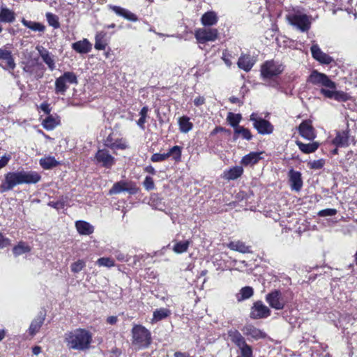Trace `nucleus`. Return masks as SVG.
Masks as SVG:
<instances>
[{"label": "nucleus", "instance_id": "nucleus-14", "mask_svg": "<svg viewBox=\"0 0 357 357\" xmlns=\"http://www.w3.org/2000/svg\"><path fill=\"white\" fill-rule=\"evenodd\" d=\"M94 161L96 165L110 169L115 164V158L106 149H98L94 155Z\"/></svg>", "mask_w": 357, "mask_h": 357}, {"label": "nucleus", "instance_id": "nucleus-50", "mask_svg": "<svg viewBox=\"0 0 357 357\" xmlns=\"http://www.w3.org/2000/svg\"><path fill=\"white\" fill-rule=\"evenodd\" d=\"M46 18L50 26L54 29L59 28L60 23L59 22V17L57 15L51 13H47L46 14Z\"/></svg>", "mask_w": 357, "mask_h": 357}, {"label": "nucleus", "instance_id": "nucleus-44", "mask_svg": "<svg viewBox=\"0 0 357 357\" xmlns=\"http://www.w3.org/2000/svg\"><path fill=\"white\" fill-rule=\"evenodd\" d=\"M21 22L24 26L33 31L44 32L45 30V26L40 22L26 20L24 18L22 19Z\"/></svg>", "mask_w": 357, "mask_h": 357}, {"label": "nucleus", "instance_id": "nucleus-10", "mask_svg": "<svg viewBox=\"0 0 357 357\" xmlns=\"http://www.w3.org/2000/svg\"><path fill=\"white\" fill-rule=\"evenodd\" d=\"M139 190L136 183L132 181H126L121 180L114 183L112 187L109 190V195H117L122 192H127L130 195L136 194Z\"/></svg>", "mask_w": 357, "mask_h": 357}, {"label": "nucleus", "instance_id": "nucleus-63", "mask_svg": "<svg viewBox=\"0 0 357 357\" xmlns=\"http://www.w3.org/2000/svg\"><path fill=\"white\" fill-rule=\"evenodd\" d=\"M144 171L152 175H155L156 174V171L152 165L145 167Z\"/></svg>", "mask_w": 357, "mask_h": 357}, {"label": "nucleus", "instance_id": "nucleus-53", "mask_svg": "<svg viewBox=\"0 0 357 357\" xmlns=\"http://www.w3.org/2000/svg\"><path fill=\"white\" fill-rule=\"evenodd\" d=\"M143 186L147 191H151L155 189V185L153 178L149 176H146L143 181Z\"/></svg>", "mask_w": 357, "mask_h": 357}, {"label": "nucleus", "instance_id": "nucleus-4", "mask_svg": "<svg viewBox=\"0 0 357 357\" xmlns=\"http://www.w3.org/2000/svg\"><path fill=\"white\" fill-rule=\"evenodd\" d=\"M228 336L231 342L239 348L241 357H253V350L252 347L247 344L245 337L238 330L234 329L229 331Z\"/></svg>", "mask_w": 357, "mask_h": 357}, {"label": "nucleus", "instance_id": "nucleus-30", "mask_svg": "<svg viewBox=\"0 0 357 357\" xmlns=\"http://www.w3.org/2000/svg\"><path fill=\"white\" fill-rule=\"evenodd\" d=\"M72 49L79 54H87L91 51L92 44L88 39L84 38L83 40L73 43L71 45Z\"/></svg>", "mask_w": 357, "mask_h": 357}, {"label": "nucleus", "instance_id": "nucleus-32", "mask_svg": "<svg viewBox=\"0 0 357 357\" xmlns=\"http://www.w3.org/2000/svg\"><path fill=\"white\" fill-rule=\"evenodd\" d=\"M61 119L59 116L57 114L55 115H48L45 119L42 121L41 125L43 127L47 130H52L57 126L60 125Z\"/></svg>", "mask_w": 357, "mask_h": 357}, {"label": "nucleus", "instance_id": "nucleus-46", "mask_svg": "<svg viewBox=\"0 0 357 357\" xmlns=\"http://www.w3.org/2000/svg\"><path fill=\"white\" fill-rule=\"evenodd\" d=\"M149 112V108L148 106H144L141 110L139 111V119L137 121V126L142 128V130L145 129V123L146 122V119L149 117L148 113Z\"/></svg>", "mask_w": 357, "mask_h": 357}, {"label": "nucleus", "instance_id": "nucleus-43", "mask_svg": "<svg viewBox=\"0 0 357 357\" xmlns=\"http://www.w3.org/2000/svg\"><path fill=\"white\" fill-rule=\"evenodd\" d=\"M39 164L44 169H51L59 165V162L53 156H47L40 158Z\"/></svg>", "mask_w": 357, "mask_h": 357}, {"label": "nucleus", "instance_id": "nucleus-28", "mask_svg": "<svg viewBox=\"0 0 357 357\" xmlns=\"http://www.w3.org/2000/svg\"><path fill=\"white\" fill-rule=\"evenodd\" d=\"M244 172L242 166H234L224 171L222 178L227 181H234L240 178Z\"/></svg>", "mask_w": 357, "mask_h": 357}, {"label": "nucleus", "instance_id": "nucleus-62", "mask_svg": "<svg viewBox=\"0 0 357 357\" xmlns=\"http://www.w3.org/2000/svg\"><path fill=\"white\" fill-rule=\"evenodd\" d=\"M118 321V317L116 316H109L107 318L106 322L110 325H114Z\"/></svg>", "mask_w": 357, "mask_h": 357}, {"label": "nucleus", "instance_id": "nucleus-8", "mask_svg": "<svg viewBox=\"0 0 357 357\" xmlns=\"http://www.w3.org/2000/svg\"><path fill=\"white\" fill-rule=\"evenodd\" d=\"M218 30L215 28H199L196 29L195 32V37L199 44L214 42L218 39Z\"/></svg>", "mask_w": 357, "mask_h": 357}, {"label": "nucleus", "instance_id": "nucleus-37", "mask_svg": "<svg viewBox=\"0 0 357 357\" xmlns=\"http://www.w3.org/2000/svg\"><path fill=\"white\" fill-rule=\"evenodd\" d=\"M218 21V17L215 11L210 10L204 13L201 17V23L204 26L215 25Z\"/></svg>", "mask_w": 357, "mask_h": 357}, {"label": "nucleus", "instance_id": "nucleus-41", "mask_svg": "<svg viewBox=\"0 0 357 357\" xmlns=\"http://www.w3.org/2000/svg\"><path fill=\"white\" fill-rule=\"evenodd\" d=\"M178 124L180 131L183 133H188L193 128V123L187 116H181L178 120Z\"/></svg>", "mask_w": 357, "mask_h": 357}, {"label": "nucleus", "instance_id": "nucleus-33", "mask_svg": "<svg viewBox=\"0 0 357 357\" xmlns=\"http://www.w3.org/2000/svg\"><path fill=\"white\" fill-rule=\"evenodd\" d=\"M75 226L80 235L89 236L94 231L93 226L84 220H77L75 223Z\"/></svg>", "mask_w": 357, "mask_h": 357}, {"label": "nucleus", "instance_id": "nucleus-49", "mask_svg": "<svg viewBox=\"0 0 357 357\" xmlns=\"http://www.w3.org/2000/svg\"><path fill=\"white\" fill-rule=\"evenodd\" d=\"M96 264L99 266L112 268L115 266V261L111 257H100L96 261Z\"/></svg>", "mask_w": 357, "mask_h": 357}, {"label": "nucleus", "instance_id": "nucleus-47", "mask_svg": "<svg viewBox=\"0 0 357 357\" xmlns=\"http://www.w3.org/2000/svg\"><path fill=\"white\" fill-rule=\"evenodd\" d=\"M242 119L241 114H234L229 112L227 117V121L229 123L231 126H232L234 130L236 129L237 127H240L239 123Z\"/></svg>", "mask_w": 357, "mask_h": 357}, {"label": "nucleus", "instance_id": "nucleus-40", "mask_svg": "<svg viewBox=\"0 0 357 357\" xmlns=\"http://www.w3.org/2000/svg\"><path fill=\"white\" fill-rule=\"evenodd\" d=\"M241 137L243 139L250 141L252 139V135L248 128L243 126L237 127L234 130V139H237L238 137Z\"/></svg>", "mask_w": 357, "mask_h": 357}, {"label": "nucleus", "instance_id": "nucleus-12", "mask_svg": "<svg viewBox=\"0 0 357 357\" xmlns=\"http://www.w3.org/2000/svg\"><path fill=\"white\" fill-rule=\"evenodd\" d=\"M265 298L270 307L277 310H283L287 303L281 291L278 289H274L267 294Z\"/></svg>", "mask_w": 357, "mask_h": 357}, {"label": "nucleus", "instance_id": "nucleus-58", "mask_svg": "<svg viewBox=\"0 0 357 357\" xmlns=\"http://www.w3.org/2000/svg\"><path fill=\"white\" fill-rule=\"evenodd\" d=\"M40 109L44 112L46 114L50 115L52 108L50 107V105L47 102H43L40 105Z\"/></svg>", "mask_w": 357, "mask_h": 357}, {"label": "nucleus", "instance_id": "nucleus-24", "mask_svg": "<svg viewBox=\"0 0 357 357\" xmlns=\"http://www.w3.org/2000/svg\"><path fill=\"white\" fill-rule=\"evenodd\" d=\"M245 335L250 337L254 340L264 339L266 334L261 330L257 328L252 324H246L242 329Z\"/></svg>", "mask_w": 357, "mask_h": 357}, {"label": "nucleus", "instance_id": "nucleus-19", "mask_svg": "<svg viewBox=\"0 0 357 357\" xmlns=\"http://www.w3.org/2000/svg\"><path fill=\"white\" fill-rule=\"evenodd\" d=\"M350 130L347 128L344 130L337 131L335 137L332 139V144L336 147H348L350 144Z\"/></svg>", "mask_w": 357, "mask_h": 357}, {"label": "nucleus", "instance_id": "nucleus-51", "mask_svg": "<svg viewBox=\"0 0 357 357\" xmlns=\"http://www.w3.org/2000/svg\"><path fill=\"white\" fill-rule=\"evenodd\" d=\"M86 266V262L83 259H78L70 266V270L73 273H77L82 271Z\"/></svg>", "mask_w": 357, "mask_h": 357}, {"label": "nucleus", "instance_id": "nucleus-45", "mask_svg": "<svg viewBox=\"0 0 357 357\" xmlns=\"http://www.w3.org/2000/svg\"><path fill=\"white\" fill-rule=\"evenodd\" d=\"M31 250V247L26 243L21 241L13 247V252L15 256H19L29 252Z\"/></svg>", "mask_w": 357, "mask_h": 357}, {"label": "nucleus", "instance_id": "nucleus-5", "mask_svg": "<svg viewBox=\"0 0 357 357\" xmlns=\"http://www.w3.org/2000/svg\"><path fill=\"white\" fill-rule=\"evenodd\" d=\"M77 84L78 80L76 74L74 72H65L55 80L54 91L56 94L64 95L67 91L68 86L67 84Z\"/></svg>", "mask_w": 357, "mask_h": 357}, {"label": "nucleus", "instance_id": "nucleus-16", "mask_svg": "<svg viewBox=\"0 0 357 357\" xmlns=\"http://www.w3.org/2000/svg\"><path fill=\"white\" fill-rule=\"evenodd\" d=\"M271 310L261 301H257L251 307L250 317L252 319H264L271 315Z\"/></svg>", "mask_w": 357, "mask_h": 357}, {"label": "nucleus", "instance_id": "nucleus-31", "mask_svg": "<svg viewBox=\"0 0 357 357\" xmlns=\"http://www.w3.org/2000/svg\"><path fill=\"white\" fill-rule=\"evenodd\" d=\"M45 319V315L40 313L31 323L28 333L31 336H34L39 332Z\"/></svg>", "mask_w": 357, "mask_h": 357}, {"label": "nucleus", "instance_id": "nucleus-56", "mask_svg": "<svg viewBox=\"0 0 357 357\" xmlns=\"http://www.w3.org/2000/svg\"><path fill=\"white\" fill-rule=\"evenodd\" d=\"M11 244V241L0 232V249L6 248Z\"/></svg>", "mask_w": 357, "mask_h": 357}, {"label": "nucleus", "instance_id": "nucleus-20", "mask_svg": "<svg viewBox=\"0 0 357 357\" xmlns=\"http://www.w3.org/2000/svg\"><path fill=\"white\" fill-rule=\"evenodd\" d=\"M312 57L321 64H331L334 61L332 56L322 52L318 45H312L310 47Z\"/></svg>", "mask_w": 357, "mask_h": 357}, {"label": "nucleus", "instance_id": "nucleus-18", "mask_svg": "<svg viewBox=\"0 0 357 357\" xmlns=\"http://www.w3.org/2000/svg\"><path fill=\"white\" fill-rule=\"evenodd\" d=\"M23 70L36 79L42 78L44 75V67L38 62H26L23 67Z\"/></svg>", "mask_w": 357, "mask_h": 357}, {"label": "nucleus", "instance_id": "nucleus-23", "mask_svg": "<svg viewBox=\"0 0 357 357\" xmlns=\"http://www.w3.org/2000/svg\"><path fill=\"white\" fill-rule=\"evenodd\" d=\"M109 37L105 31L96 32L95 35L94 48L96 50H105L109 43Z\"/></svg>", "mask_w": 357, "mask_h": 357}, {"label": "nucleus", "instance_id": "nucleus-17", "mask_svg": "<svg viewBox=\"0 0 357 357\" xmlns=\"http://www.w3.org/2000/svg\"><path fill=\"white\" fill-rule=\"evenodd\" d=\"M299 135L304 139L313 141L317 137V132L310 119L303 120L298 128Z\"/></svg>", "mask_w": 357, "mask_h": 357}, {"label": "nucleus", "instance_id": "nucleus-21", "mask_svg": "<svg viewBox=\"0 0 357 357\" xmlns=\"http://www.w3.org/2000/svg\"><path fill=\"white\" fill-rule=\"evenodd\" d=\"M288 177L291 189L296 192L301 191L303 185L301 173L291 169L288 172Z\"/></svg>", "mask_w": 357, "mask_h": 357}, {"label": "nucleus", "instance_id": "nucleus-55", "mask_svg": "<svg viewBox=\"0 0 357 357\" xmlns=\"http://www.w3.org/2000/svg\"><path fill=\"white\" fill-rule=\"evenodd\" d=\"M337 213V211L335 208H326L319 211L317 214L320 217H326L335 215Z\"/></svg>", "mask_w": 357, "mask_h": 357}, {"label": "nucleus", "instance_id": "nucleus-36", "mask_svg": "<svg viewBox=\"0 0 357 357\" xmlns=\"http://www.w3.org/2000/svg\"><path fill=\"white\" fill-rule=\"evenodd\" d=\"M296 144L298 146L299 150L305 153L310 154L314 153L319 147V142L312 141V143L305 144L300 140L296 141Z\"/></svg>", "mask_w": 357, "mask_h": 357}, {"label": "nucleus", "instance_id": "nucleus-60", "mask_svg": "<svg viewBox=\"0 0 357 357\" xmlns=\"http://www.w3.org/2000/svg\"><path fill=\"white\" fill-rule=\"evenodd\" d=\"M49 206L51 207L56 208V209H61L64 207V202L61 201L57 202H50L48 204Z\"/></svg>", "mask_w": 357, "mask_h": 357}, {"label": "nucleus", "instance_id": "nucleus-35", "mask_svg": "<svg viewBox=\"0 0 357 357\" xmlns=\"http://www.w3.org/2000/svg\"><path fill=\"white\" fill-rule=\"evenodd\" d=\"M227 247L231 250L237 251L243 254L252 252L251 250L252 247L247 245L245 242L241 241H231L227 244Z\"/></svg>", "mask_w": 357, "mask_h": 357}, {"label": "nucleus", "instance_id": "nucleus-25", "mask_svg": "<svg viewBox=\"0 0 357 357\" xmlns=\"http://www.w3.org/2000/svg\"><path fill=\"white\" fill-rule=\"evenodd\" d=\"M0 59L6 61L4 66L0 64L4 70L11 71L15 69L16 64L11 51L0 48Z\"/></svg>", "mask_w": 357, "mask_h": 357}, {"label": "nucleus", "instance_id": "nucleus-48", "mask_svg": "<svg viewBox=\"0 0 357 357\" xmlns=\"http://www.w3.org/2000/svg\"><path fill=\"white\" fill-rule=\"evenodd\" d=\"M189 245L190 242L188 241L176 242L173 247V250L178 254L185 252L188 249Z\"/></svg>", "mask_w": 357, "mask_h": 357}, {"label": "nucleus", "instance_id": "nucleus-22", "mask_svg": "<svg viewBox=\"0 0 357 357\" xmlns=\"http://www.w3.org/2000/svg\"><path fill=\"white\" fill-rule=\"evenodd\" d=\"M256 61L257 59L250 54H242L238 59L237 66L240 69L248 73L251 70Z\"/></svg>", "mask_w": 357, "mask_h": 357}, {"label": "nucleus", "instance_id": "nucleus-1", "mask_svg": "<svg viewBox=\"0 0 357 357\" xmlns=\"http://www.w3.org/2000/svg\"><path fill=\"white\" fill-rule=\"evenodd\" d=\"M307 82L314 85L325 87L320 89V93L325 98L334 99L339 102H346L350 98V96L347 93L337 91L336 83L325 73L314 70L308 77Z\"/></svg>", "mask_w": 357, "mask_h": 357}, {"label": "nucleus", "instance_id": "nucleus-27", "mask_svg": "<svg viewBox=\"0 0 357 357\" xmlns=\"http://www.w3.org/2000/svg\"><path fill=\"white\" fill-rule=\"evenodd\" d=\"M22 184H36L41 180L40 174L36 171H20Z\"/></svg>", "mask_w": 357, "mask_h": 357}, {"label": "nucleus", "instance_id": "nucleus-34", "mask_svg": "<svg viewBox=\"0 0 357 357\" xmlns=\"http://www.w3.org/2000/svg\"><path fill=\"white\" fill-rule=\"evenodd\" d=\"M261 153V152L255 151L249 153L242 158L241 160V165L244 166H252L257 164L262 159L260 156Z\"/></svg>", "mask_w": 357, "mask_h": 357}, {"label": "nucleus", "instance_id": "nucleus-6", "mask_svg": "<svg viewBox=\"0 0 357 357\" xmlns=\"http://www.w3.org/2000/svg\"><path fill=\"white\" fill-rule=\"evenodd\" d=\"M289 24L301 32H307L311 28L310 16L304 13H293L287 15Z\"/></svg>", "mask_w": 357, "mask_h": 357}, {"label": "nucleus", "instance_id": "nucleus-2", "mask_svg": "<svg viewBox=\"0 0 357 357\" xmlns=\"http://www.w3.org/2000/svg\"><path fill=\"white\" fill-rule=\"evenodd\" d=\"M92 342V333L85 328H75L66 333L64 335V342L71 350L86 351L90 349Z\"/></svg>", "mask_w": 357, "mask_h": 357}, {"label": "nucleus", "instance_id": "nucleus-54", "mask_svg": "<svg viewBox=\"0 0 357 357\" xmlns=\"http://www.w3.org/2000/svg\"><path fill=\"white\" fill-rule=\"evenodd\" d=\"M324 164L325 160L324 159H319L308 162V166L312 169H320L324 166Z\"/></svg>", "mask_w": 357, "mask_h": 357}, {"label": "nucleus", "instance_id": "nucleus-11", "mask_svg": "<svg viewBox=\"0 0 357 357\" xmlns=\"http://www.w3.org/2000/svg\"><path fill=\"white\" fill-rule=\"evenodd\" d=\"M20 171L9 172L4 175V181L0 185L2 192L11 190L15 186L22 185Z\"/></svg>", "mask_w": 357, "mask_h": 357}, {"label": "nucleus", "instance_id": "nucleus-61", "mask_svg": "<svg viewBox=\"0 0 357 357\" xmlns=\"http://www.w3.org/2000/svg\"><path fill=\"white\" fill-rule=\"evenodd\" d=\"M205 103V98L203 96H198L195 98L194 104L196 107H199Z\"/></svg>", "mask_w": 357, "mask_h": 357}, {"label": "nucleus", "instance_id": "nucleus-7", "mask_svg": "<svg viewBox=\"0 0 357 357\" xmlns=\"http://www.w3.org/2000/svg\"><path fill=\"white\" fill-rule=\"evenodd\" d=\"M283 72L281 65L275 63L274 61H266L261 66V77L264 80L273 79L278 77Z\"/></svg>", "mask_w": 357, "mask_h": 357}, {"label": "nucleus", "instance_id": "nucleus-15", "mask_svg": "<svg viewBox=\"0 0 357 357\" xmlns=\"http://www.w3.org/2000/svg\"><path fill=\"white\" fill-rule=\"evenodd\" d=\"M250 121H253V127L260 135H269L273 132V126L270 121L261 117H256L255 114L250 115Z\"/></svg>", "mask_w": 357, "mask_h": 357}, {"label": "nucleus", "instance_id": "nucleus-9", "mask_svg": "<svg viewBox=\"0 0 357 357\" xmlns=\"http://www.w3.org/2000/svg\"><path fill=\"white\" fill-rule=\"evenodd\" d=\"M116 134L112 132L103 139V144L111 150H126L129 148L126 139L116 137Z\"/></svg>", "mask_w": 357, "mask_h": 357}, {"label": "nucleus", "instance_id": "nucleus-39", "mask_svg": "<svg viewBox=\"0 0 357 357\" xmlns=\"http://www.w3.org/2000/svg\"><path fill=\"white\" fill-rule=\"evenodd\" d=\"M171 310L168 308H160L155 310L153 312V317L151 319V324L157 323L162 319L169 317L171 315Z\"/></svg>", "mask_w": 357, "mask_h": 357}, {"label": "nucleus", "instance_id": "nucleus-38", "mask_svg": "<svg viewBox=\"0 0 357 357\" xmlns=\"http://www.w3.org/2000/svg\"><path fill=\"white\" fill-rule=\"evenodd\" d=\"M15 13L7 7H2L0 10V22L13 23L15 20Z\"/></svg>", "mask_w": 357, "mask_h": 357}, {"label": "nucleus", "instance_id": "nucleus-64", "mask_svg": "<svg viewBox=\"0 0 357 357\" xmlns=\"http://www.w3.org/2000/svg\"><path fill=\"white\" fill-rule=\"evenodd\" d=\"M174 357H193L188 352L176 351L174 354Z\"/></svg>", "mask_w": 357, "mask_h": 357}, {"label": "nucleus", "instance_id": "nucleus-57", "mask_svg": "<svg viewBox=\"0 0 357 357\" xmlns=\"http://www.w3.org/2000/svg\"><path fill=\"white\" fill-rule=\"evenodd\" d=\"M11 159L10 154H4L0 159V169L6 167Z\"/></svg>", "mask_w": 357, "mask_h": 357}, {"label": "nucleus", "instance_id": "nucleus-52", "mask_svg": "<svg viewBox=\"0 0 357 357\" xmlns=\"http://www.w3.org/2000/svg\"><path fill=\"white\" fill-rule=\"evenodd\" d=\"M234 58L231 52L229 51L227 49L224 50L222 51V59L227 65V66L230 67L232 64L231 59Z\"/></svg>", "mask_w": 357, "mask_h": 357}, {"label": "nucleus", "instance_id": "nucleus-29", "mask_svg": "<svg viewBox=\"0 0 357 357\" xmlns=\"http://www.w3.org/2000/svg\"><path fill=\"white\" fill-rule=\"evenodd\" d=\"M36 49L38 51L40 56L42 58L43 61L47 65L49 69L50 70H54L56 67L55 62L51 53L43 46H38Z\"/></svg>", "mask_w": 357, "mask_h": 357}, {"label": "nucleus", "instance_id": "nucleus-3", "mask_svg": "<svg viewBox=\"0 0 357 357\" xmlns=\"http://www.w3.org/2000/svg\"><path fill=\"white\" fill-rule=\"evenodd\" d=\"M132 344L138 349L148 348L152 342L151 333L141 324H134L131 330Z\"/></svg>", "mask_w": 357, "mask_h": 357}, {"label": "nucleus", "instance_id": "nucleus-26", "mask_svg": "<svg viewBox=\"0 0 357 357\" xmlns=\"http://www.w3.org/2000/svg\"><path fill=\"white\" fill-rule=\"evenodd\" d=\"M109 8L110 10L114 11L117 15L123 17L130 22H137L138 17L130 10L125 9L122 7L114 5H109Z\"/></svg>", "mask_w": 357, "mask_h": 357}, {"label": "nucleus", "instance_id": "nucleus-59", "mask_svg": "<svg viewBox=\"0 0 357 357\" xmlns=\"http://www.w3.org/2000/svg\"><path fill=\"white\" fill-rule=\"evenodd\" d=\"M218 132H228L230 133V130L228 129H226L225 128L221 127V126H216L211 132V135H215L218 134Z\"/></svg>", "mask_w": 357, "mask_h": 357}, {"label": "nucleus", "instance_id": "nucleus-13", "mask_svg": "<svg viewBox=\"0 0 357 357\" xmlns=\"http://www.w3.org/2000/svg\"><path fill=\"white\" fill-rule=\"evenodd\" d=\"M181 153L182 148L178 145H175L169 149L167 153H156L153 154L151 157V160L153 162H158L164 161L169 157H172V159L175 160V162H180L181 160Z\"/></svg>", "mask_w": 357, "mask_h": 357}, {"label": "nucleus", "instance_id": "nucleus-42", "mask_svg": "<svg viewBox=\"0 0 357 357\" xmlns=\"http://www.w3.org/2000/svg\"><path fill=\"white\" fill-rule=\"evenodd\" d=\"M254 294V289L252 287L246 286L242 287L239 292L236 294V298L238 302H241L251 298Z\"/></svg>", "mask_w": 357, "mask_h": 357}]
</instances>
